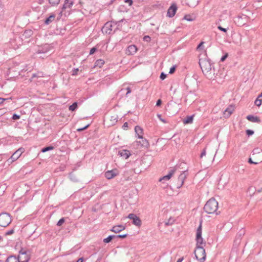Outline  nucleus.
I'll return each instance as SVG.
<instances>
[{
	"mask_svg": "<svg viewBox=\"0 0 262 262\" xmlns=\"http://www.w3.org/2000/svg\"><path fill=\"white\" fill-rule=\"evenodd\" d=\"M123 20L118 21H111L106 22L102 29L103 32H105L107 34H114L121 30L122 25L120 23Z\"/></svg>",
	"mask_w": 262,
	"mask_h": 262,
	"instance_id": "f257e3e1",
	"label": "nucleus"
},
{
	"mask_svg": "<svg viewBox=\"0 0 262 262\" xmlns=\"http://www.w3.org/2000/svg\"><path fill=\"white\" fill-rule=\"evenodd\" d=\"M199 63L205 75H207L211 71L212 64L208 58L206 51L200 55Z\"/></svg>",
	"mask_w": 262,
	"mask_h": 262,
	"instance_id": "f03ea898",
	"label": "nucleus"
},
{
	"mask_svg": "<svg viewBox=\"0 0 262 262\" xmlns=\"http://www.w3.org/2000/svg\"><path fill=\"white\" fill-rule=\"evenodd\" d=\"M218 202L214 199L211 198L208 200L204 207V210L207 214H213L218 215L220 213L217 211Z\"/></svg>",
	"mask_w": 262,
	"mask_h": 262,
	"instance_id": "7ed1b4c3",
	"label": "nucleus"
},
{
	"mask_svg": "<svg viewBox=\"0 0 262 262\" xmlns=\"http://www.w3.org/2000/svg\"><path fill=\"white\" fill-rule=\"evenodd\" d=\"M183 168V166L180 167V169L177 170L181 173L179 174L178 180L176 183V187L178 189L180 188L184 184L185 180L187 178L188 175V169L186 170H181V169Z\"/></svg>",
	"mask_w": 262,
	"mask_h": 262,
	"instance_id": "20e7f679",
	"label": "nucleus"
},
{
	"mask_svg": "<svg viewBox=\"0 0 262 262\" xmlns=\"http://www.w3.org/2000/svg\"><path fill=\"white\" fill-rule=\"evenodd\" d=\"M194 254L196 259L200 262H204L206 255L205 250L203 247L196 246L194 250Z\"/></svg>",
	"mask_w": 262,
	"mask_h": 262,
	"instance_id": "39448f33",
	"label": "nucleus"
},
{
	"mask_svg": "<svg viewBox=\"0 0 262 262\" xmlns=\"http://www.w3.org/2000/svg\"><path fill=\"white\" fill-rule=\"evenodd\" d=\"M19 254L17 256L18 262H28L30 258V251L21 248L19 251Z\"/></svg>",
	"mask_w": 262,
	"mask_h": 262,
	"instance_id": "423d86ee",
	"label": "nucleus"
},
{
	"mask_svg": "<svg viewBox=\"0 0 262 262\" xmlns=\"http://www.w3.org/2000/svg\"><path fill=\"white\" fill-rule=\"evenodd\" d=\"M11 222V217L9 213L3 212L0 214V226L6 227Z\"/></svg>",
	"mask_w": 262,
	"mask_h": 262,
	"instance_id": "0eeeda50",
	"label": "nucleus"
},
{
	"mask_svg": "<svg viewBox=\"0 0 262 262\" xmlns=\"http://www.w3.org/2000/svg\"><path fill=\"white\" fill-rule=\"evenodd\" d=\"M186 163L184 162H182L179 164H177L174 167H173L169 171L168 173L163 176V177L159 179V181L161 182L164 180H169L172 176L173 175V174L177 171V170H179V169H180V167L185 166Z\"/></svg>",
	"mask_w": 262,
	"mask_h": 262,
	"instance_id": "6e6552de",
	"label": "nucleus"
},
{
	"mask_svg": "<svg viewBox=\"0 0 262 262\" xmlns=\"http://www.w3.org/2000/svg\"><path fill=\"white\" fill-rule=\"evenodd\" d=\"M202 223H200V225L197 228L196 233L195 240L196 242V246L203 247L205 246L206 243L204 241V239L202 236Z\"/></svg>",
	"mask_w": 262,
	"mask_h": 262,
	"instance_id": "1a4fd4ad",
	"label": "nucleus"
},
{
	"mask_svg": "<svg viewBox=\"0 0 262 262\" xmlns=\"http://www.w3.org/2000/svg\"><path fill=\"white\" fill-rule=\"evenodd\" d=\"M24 151L25 148L23 147H20L16 150L12 154L11 157L8 159L7 162L9 163V164H11L12 162L17 160Z\"/></svg>",
	"mask_w": 262,
	"mask_h": 262,
	"instance_id": "9d476101",
	"label": "nucleus"
},
{
	"mask_svg": "<svg viewBox=\"0 0 262 262\" xmlns=\"http://www.w3.org/2000/svg\"><path fill=\"white\" fill-rule=\"evenodd\" d=\"M127 217L132 220V223L136 226L140 227L142 224L141 219L136 214L134 213H130Z\"/></svg>",
	"mask_w": 262,
	"mask_h": 262,
	"instance_id": "9b49d317",
	"label": "nucleus"
},
{
	"mask_svg": "<svg viewBox=\"0 0 262 262\" xmlns=\"http://www.w3.org/2000/svg\"><path fill=\"white\" fill-rule=\"evenodd\" d=\"M177 10V6L176 4H172L167 10V15L169 17L174 16Z\"/></svg>",
	"mask_w": 262,
	"mask_h": 262,
	"instance_id": "f8f14e48",
	"label": "nucleus"
},
{
	"mask_svg": "<svg viewBox=\"0 0 262 262\" xmlns=\"http://www.w3.org/2000/svg\"><path fill=\"white\" fill-rule=\"evenodd\" d=\"M137 51L138 48L137 46L134 45H132L127 47L126 50V54L127 55H134L137 52Z\"/></svg>",
	"mask_w": 262,
	"mask_h": 262,
	"instance_id": "ddd939ff",
	"label": "nucleus"
},
{
	"mask_svg": "<svg viewBox=\"0 0 262 262\" xmlns=\"http://www.w3.org/2000/svg\"><path fill=\"white\" fill-rule=\"evenodd\" d=\"M118 155L124 158L125 159H128L131 155L130 151L127 149H120L118 151Z\"/></svg>",
	"mask_w": 262,
	"mask_h": 262,
	"instance_id": "4468645a",
	"label": "nucleus"
},
{
	"mask_svg": "<svg viewBox=\"0 0 262 262\" xmlns=\"http://www.w3.org/2000/svg\"><path fill=\"white\" fill-rule=\"evenodd\" d=\"M234 108L232 105H229L224 112V117L225 118H229L233 112Z\"/></svg>",
	"mask_w": 262,
	"mask_h": 262,
	"instance_id": "2eb2a0df",
	"label": "nucleus"
},
{
	"mask_svg": "<svg viewBox=\"0 0 262 262\" xmlns=\"http://www.w3.org/2000/svg\"><path fill=\"white\" fill-rule=\"evenodd\" d=\"M117 173L116 172V169H113L112 170H108L105 173V177L107 179H111L116 176Z\"/></svg>",
	"mask_w": 262,
	"mask_h": 262,
	"instance_id": "dca6fc26",
	"label": "nucleus"
},
{
	"mask_svg": "<svg viewBox=\"0 0 262 262\" xmlns=\"http://www.w3.org/2000/svg\"><path fill=\"white\" fill-rule=\"evenodd\" d=\"M125 229V226L122 225H119L113 226L110 230L112 232L118 233Z\"/></svg>",
	"mask_w": 262,
	"mask_h": 262,
	"instance_id": "f3484780",
	"label": "nucleus"
},
{
	"mask_svg": "<svg viewBox=\"0 0 262 262\" xmlns=\"http://www.w3.org/2000/svg\"><path fill=\"white\" fill-rule=\"evenodd\" d=\"M74 3L73 1H71L70 0H65L64 3L62 7V10L60 12V14H61L63 11L67 8H71L72 6L73 5Z\"/></svg>",
	"mask_w": 262,
	"mask_h": 262,
	"instance_id": "a211bd4d",
	"label": "nucleus"
},
{
	"mask_svg": "<svg viewBox=\"0 0 262 262\" xmlns=\"http://www.w3.org/2000/svg\"><path fill=\"white\" fill-rule=\"evenodd\" d=\"M246 118L248 120H249L250 122H254V123H260L261 120L260 118L257 116H254L252 115H248L246 117Z\"/></svg>",
	"mask_w": 262,
	"mask_h": 262,
	"instance_id": "6ab92c4d",
	"label": "nucleus"
},
{
	"mask_svg": "<svg viewBox=\"0 0 262 262\" xmlns=\"http://www.w3.org/2000/svg\"><path fill=\"white\" fill-rule=\"evenodd\" d=\"M135 131L136 134L137 135V137L139 139H142L143 134V130L142 128H141L139 126H136L135 127Z\"/></svg>",
	"mask_w": 262,
	"mask_h": 262,
	"instance_id": "aec40b11",
	"label": "nucleus"
},
{
	"mask_svg": "<svg viewBox=\"0 0 262 262\" xmlns=\"http://www.w3.org/2000/svg\"><path fill=\"white\" fill-rule=\"evenodd\" d=\"M245 234V230L243 228L241 229L237 233L235 241L237 242V241H239V242H240L241 239H242V237Z\"/></svg>",
	"mask_w": 262,
	"mask_h": 262,
	"instance_id": "412c9836",
	"label": "nucleus"
},
{
	"mask_svg": "<svg viewBox=\"0 0 262 262\" xmlns=\"http://www.w3.org/2000/svg\"><path fill=\"white\" fill-rule=\"evenodd\" d=\"M55 14L51 13L49 17H48L45 20V24L49 25L53 22L55 18Z\"/></svg>",
	"mask_w": 262,
	"mask_h": 262,
	"instance_id": "4be33fe9",
	"label": "nucleus"
},
{
	"mask_svg": "<svg viewBox=\"0 0 262 262\" xmlns=\"http://www.w3.org/2000/svg\"><path fill=\"white\" fill-rule=\"evenodd\" d=\"M33 35V31L31 30H26L22 35L23 38L27 39Z\"/></svg>",
	"mask_w": 262,
	"mask_h": 262,
	"instance_id": "5701e85b",
	"label": "nucleus"
},
{
	"mask_svg": "<svg viewBox=\"0 0 262 262\" xmlns=\"http://www.w3.org/2000/svg\"><path fill=\"white\" fill-rule=\"evenodd\" d=\"M5 262H18L17 256L11 255L7 258Z\"/></svg>",
	"mask_w": 262,
	"mask_h": 262,
	"instance_id": "b1692460",
	"label": "nucleus"
},
{
	"mask_svg": "<svg viewBox=\"0 0 262 262\" xmlns=\"http://www.w3.org/2000/svg\"><path fill=\"white\" fill-rule=\"evenodd\" d=\"M194 115L187 116L184 120L183 123L185 124L192 123L193 120Z\"/></svg>",
	"mask_w": 262,
	"mask_h": 262,
	"instance_id": "393cba45",
	"label": "nucleus"
},
{
	"mask_svg": "<svg viewBox=\"0 0 262 262\" xmlns=\"http://www.w3.org/2000/svg\"><path fill=\"white\" fill-rule=\"evenodd\" d=\"M141 140L139 142L140 143L142 147L148 148L149 146V144L148 141L143 137H142V139H140Z\"/></svg>",
	"mask_w": 262,
	"mask_h": 262,
	"instance_id": "a878e982",
	"label": "nucleus"
},
{
	"mask_svg": "<svg viewBox=\"0 0 262 262\" xmlns=\"http://www.w3.org/2000/svg\"><path fill=\"white\" fill-rule=\"evenodd\" d=\"M195 19V16L191 14H186L184 16V19H185L189 21H192L194 20Z\"/></svg>",
	"mask_w": 262,
	"mask_h": 262,
	"instance_id": "bb28decb",
	"label": "nucleus"
},
{
	"mask_svg": "<svg viewBox=\"0 0 262 262\" xmlns=\"http://www.w3.org/2000/svg\"><path fill=\"white\" fill-rule=\"evenodd\" d=\"M105 62L103 59H98L95 62L94 67H98L99 68H101L104 64Z\"/></svg>",
	"mask_w": 262,
	"mask_h": 262,
	"instance_id": "cd10ccee",
	"label": "nucleus"
},
{
	"mask_svg": "<svg viewBox=\"0 0 262 262\" xmlns=\"http://www.w3.org/2000/svg\"><path fill=\"white\" fill-rule=\"evenodd\" d=\"M82 70L79 68H74L71 71V75L73 76H77L79 74V72L81 73Z\"/></svg>",
	"mask_w": 262,
	"mask_h": 262,
	"instance_id": "c85d7f7f",
	"label": "nucleus"
},
{
	"mask_svg": "<svg viewBox=\"0 0 262 262\" xmlns=\"http://www.w3.org/2000/svg\"><path fill=\"white\" fill-rule=\"evenodd\" d=\"M69 177L70 179L74 182H77L78 181V179L73 172L70 173Z\"/></svg>",
	"mask_w": 262,
	"mask_h": 262,
	"instance_id": "c756f323",
	"label": "nucleus"
},
{
	"mask_svg": "<svg viewBox=\"0 0 262 262\" xmlns=\"http://www.w3.org/2000/svg\"><path fill=\"white\" fill-rule=\"evenodd\" d=\"M54 149V147L52 145L44 147L41 149V152H46L47 151L53 150Z\"/></svg>",
	"mask_w": 262,
	"mask_h": 262,
	"instance_id": "7c9ffc66",
	"label": "nucleus"
},
{
	"mask_svg": "<svg viewBox=\"0 0 262 262\" xmlns=\"http://www.w3.org/2000/svg\"><path fill=\"white\" fill-rule=\"evenodd\" d=\"M78 107V103L74 102L72 105L69 107V110L72 112L75 111Z\"/></svg>",
	"mask_w": 262,
	"mask_h": 262,
	"instance_id": "2f4dec72",
	"label": "nucleus"
},
{
	"mask_svg": "<svg viewBox=\"0 0 262 262\" xmlns=\"http://www.w3.org/2000/svg\"><path fill=\"white\" fill-rule=\"evenodd\" d=\"M49 48H50V47L49 45H46L45 46L44 48H42V49H39L38 50V53H46L48 51H49Z\"/></svg>",
	"mask_w": 262,
	"mask_h": 262,
	"instance_id": "473e14b6",
	"label": "nucleus"
},
{
	"mask_svg": "<svg viewBox=\"0 0 262 262\" xmlns=\"http://www.w3.org/2000/svg\"><path fill=\"white\" fill-rule=\"evenodd\" d=\"M60 2V0H49V3L52 6L57 5Z\"/></svg>",
	"mask_w": 262,
	"mask_h": 262,
	"instance_id": "72a5a7b5",
	"label": "nucleus"
},
{
	"mask_svg": "<svg viewBox=\"0 0 262 262\" xmlns=\"http://www.w3.org/2000/svg\"><path fill=\"white\" fill-rule=\"evenodd\" d=\"M41 77H42V73L41 72H38L37 73H33L32 75L31 78L33 79L35 77L38 78Z\"/></svg>",
	"mask_w": 262,
	"mask_h": 262,
	"instance_id": "f704fd0d",
	"label": "nucleus"
},
{
	"mask_svg": "<svg viewBox=\"0 0 262 262\" xmlns=\"http://www.w3.org/2000/svg\"><path fill=\"white\" fill-rule=\"evenodd\" d=\"M262 103V100L259 99L258 97H257L255 100L254 103L257 106H260Z\"/></svg>",
	"mask_w": 262,
	"mask_h": 262,
	"instance_id": "c9c22d12",
	"label": "nucleus"
},
{
	"mask_svg": "<svg viewBox=\"0 0 262 262\" xmlns=\"http://www.w3.org/2000/svg\"><path fill=\"white\" fill-rule=\"evenodd\" d=\"M261 154V150L259 148H255L252 151V155H255L256 154Z\"/></svg>",
	"mask_w": 262,
	"mask_h": 262,
	"instance_id": "e433bc0d",
	"label": "nucleus"
},
{
	"mask_svg": "<svg viewBox=\"0 0 262 262\" xmlns=\"http://www.w3.org/2000/svg\"><path fill=\"white\" fill-rule=\"evenodd\" d=\"M65 222V219L64 217L61 218L57 222V226H61Z\"/></svg>",
	"mask_w": 262,
	"mask_h": 262,
	"instance_id": "4c0bfd02",
	"label": "nucleus"
},
{
	"mask_svg": "<svg viewBox=\"0 0 262 262\" xmlns=\"http://www.w3.org/2000/svg\"><path fill=\"white\" fill-rule=\"evenodd\" d=\"M113 239H112V237L110 236V235L108 236L106 238H105L103 239V242L104 243H109L111 242Z\"/></svg>",
	"mask_w": 262,
	"mask_h": 262,
	"instance_id": "58836bf2",
	"label": "nucleus"
},
{
	"mask_svg": "<svg viewBox=\"0 0 262 262\" xmlns=\"http://www.w3.org/2000/svg\"><path fill=\"white\" fill-rule=\"evenodd\" d=\"M176 65H174L172 67H171L169 70V73L170 74L174 73L176 70Z\"/></svg>",
	"mask_w": 262,
	"mask_h": 262,
	"instance_id": "ea45409f",
	"label": "nucleus"
},
{
	"mask_svg": "<svg viewBox=\"0 0 262 262\" xmlns=\"http://www.w3.org/2000/svg\"><path fill=\"white\" fill-rule=\"evenodd\" d=\"M90 124H88L83 127H81V128H79L77 129V131L80 132L83 131L84 130H85L90 126Z\"/></svg>",
	"mask_w": 262,
	"mask_h": 262,
	"instance_id": "a19ab883",
	"label": "nucleus"
},
{
	"mask_svg": "<svg viewBox=\"0 0 262 262\" xmlns=\"http://www.w3.org/2000/svg\"><path fill=\"white\" fill-rule=\"evenodd\" d=\"M143 39L144 41L148 42L150 41L151 37L148 35H145L143 37Z\"/></svg>",
	"mask_w": 262,
	"mask_h": 262,
	"instance_id": "79ce46f5",
	"label": "nucleus"
},
{
	"mask_svg": "<svg viewBox=\"0 0 262 262\" xmlns=\"http://www.w3.org/2000/svg\"><path fill=\"white\" fill-rule=\"evenodd\" d=\"M246 133L248 136H252L254 133V131L251 129H247Z\"/></svg>",
	"mask_w": 262,
	"mask_h": 262,
	"instance_id": "37998d69",
	"label": "nucleus"
},
{
	"mask_svg": "<svg viewBox=\"0 0 262 262\" xmlns=\"http://www.w3.org/2000/svg\"><path fill=\"white\" fill-rule=\"evenodd\" d=\"M20 116L16 114H14L12 117V119L14 120H18L20 119Z\"/></svg>",
	"mask_w": 262,
	"mask_h": 262,
	"instance_id": "c03bdc74",
	"label": "nucleus"
},
{
	"mask_svg": "<svg viewBox=\"0 0 262 262\" xmlns=\"http://www.w3.org/2000/svg\"><path fill=\"white\" fill-rule=\"evenodd\" d=\"M167 77V75L163 72H162L160 74V78L161 80L165 79Z\"/></svg>",
	"mask_w": 262,
	"mask_h": 262,
	"instance_id": "a18cd8bd",
	"label": "nucleus"
},
{
	"mask_svg": "<svg viewBox=\"0 0 262 262\" xmlns=\"http://www.w3.org/2000/svg\"><path fill=\"white\" fill-rule=\"evenodd\" d=\"M97 50V48L96 47H93L90 50V55H92L95 53V52Z\"/></svg>",
	"mask_w": 262,
	"mask_h": 262,
	"instance_id": "49530a36",
	"label": "nucleus"
},
{
	"mask_svg": "<svg viewBox=\"0 0 262 262\" xmlns=\"http://www.w3.org/2000/svg\"><path fill=\"white\" fill-rule=\"evenodd\" d=\"M217 29L220 31L226 33L227 31V29L224 28H223L221 26H219L217 27Z\"/></svg>",
	"mask_w": 262,
	"mask_h": 262,
	"instance_id": "de8ad7c7",
	"label": "nucleus"
},
{
	"mask_svg": "<svg viewBox=\"0 0 262 262\" xmlns=\"http://www.w3.org/2000/svg\"><path fill=\"white\" fill-rule=\"evenodd\" d=\"M14 229H11V230H10L8 231H7V232H6V233H5V235H11V234H12L13 233H14Z\"/></svg>",
	"mask_w": 262,
	"mask_h": 262,
	"instance_id": "09e8293b",
	"label": "nucleus"
},
{
	"mask_svg": "<svg viewBox=\"0 0 262 262\" xmlns=\"http://www.w3.org/2000/svg\"><path fill=\"white\" fill-rule=\"evenodd\" d=\"M128 236L127 234L117 235V238H124Z\"/></svg>",
	"mask_w": 262,
	"mask_h": 262,
	"instance_id": "8fccbe9b",
	"label": "nucleus"
},
{
	"mask_svg": "<svg viewBox=\"0 0 262 262\" xmlns=\"http://www.w3.org/2000/svg\"><path fill=\"white\" fill-rule=\"evenodd\" d=\"M206 155V148H204L203 150L202 151L200 157V158H202L204 156Z\"/></svg>",
	"mask_w": 262,
	"mask_h": 262,
	"instance_id": "3c124183",
	"label": "nucleus"
},
{
	"mask_svg": "<svg viewBox=\"0 0 262 262\" xmlns=\"http://www.w3.org/2000/svg\"><path fill=\"white\" fill-rule=\"evenodd\" d=\"M203 44H204V42L202 41L201 42L198 46L196 49L197 50H199V49H203V47H204V46H203Z\"/></svg>",
	"mask_w": 262,
	"mask_h": 262,
	"instance_id": "603ef678",
	"label": "nucleus"
},
{
	"mask_svg": "<svg viewBox=\"0 0 262 262\" xmlns=\"http://www.w3.org/2000/svg\"><path fill=\"white\" fill-rule=\"evenodd\" d=\"M157 116H158V118L159 119V120H161V121L162 122H163V123H166V122H166V121L165 119H163V118H162V116H161V115L158 114V115H157Z\"/></svg>",
	"mask_w": 262,
	"mask_h": 262,
	"instance_id": "864d4df0",
	"label": "nucleus"
},
{
	"mask_svg": "<svg viewBox=\"0 0 262 262\" xmlns=\"http://www.w3.org/2000/svg\"><path fill=\"white\" fill-rule=\"evenodd\" d=\"M228 55L227 53L224 55L221 58V61H224L225 59L227 58Z\"/></svg>",
	"mask_w": 262,
	"mask_h": 262,
	"instance_id": "5fc2aeb1",
	"label": "nucleus"
},
{
	"mask_svg": "<svg viewBox=\"0 0 262 262\" xmlns=\"http://www.w3.org/2000/svg\"><path fill=\"white\" fill-rule=\"evenodd\" d=\"M248 162L250 164H257L258 162H254L252 161V159L251 158H249L248 159Z\"/></svg>",
	"mask_w": 262,
	"mask_h": 262,
	"instance_id": "6e6d98bb",
	"label": "nucleus"
},
{
	"mask_svg": "<svg viewBox=\"0 0 262 262\" xmlns=\"http://www.w3.org/2000/svg\"><path fill=\"white\" fill-rule=\"evenodd\" d=\"M124 2L126 3H128L129 6H132L133 3V0H125Z\"/></svg>",
	"mask_w": 262,
	"mask_h": 262,
	"instance_id": "4d7b16f0",
	"label": "nucleus"
},
{
	"mask_svg": "<svg viewBox=\"0 0 262 262\" xmlns=\"http://www.w3.org/2000/svg\"><path fill=\"white\" fill-rule=\"evenodd\" d=\"M161 104H162V100L160 99H159L157 101L156 105L157 106H160L161 105Z\"/></svg>",
	"mask_w": 262,
	"mask_h": 262,
	"instance_id": "13d9d810",
	"label": "nucleus"
},
{
	"mask_svg": "<svg viewBox=\"0 0 262 262\" xmlns=\"http://www.w3.org/2000/svg\"><path fill=\"white\" fill-rule=\"evenodd\" d=\"M126 90H127V92L126 93V96L127 97V95L131 93L132 91H131V89L129 87H127L126 88Z\"/></svg>",
	"mask_w": 262,
	"mask_h": 262,
	"instance_id": "bf43d9fd",
	"label": "nucleus"
},
{
	"mask_svg": "<svg viewBox=\"0 0 262 262\" xmlns=\"http://www.w3.org/2000/svg\"><path fill=\"white\" fill-rule=\"evenodd\" d=\"M122 128H123V129H126V128H127V127H128V123H127V122H125V123L123 124V125H122Z\"/></svg>",
	"mask_w": 262,
	"mask_h": 262,
	"instance_id": "052dcab7",
	"label": "nucleus"
},
{
	"mask_svg": "<svg viewBox=\"0 0 262 262\" xmlns=\"http://www.w3.org/2000/svg\"><path fill=\"white\" fill-rule=\"evenodd\" d=\"M8 99H5L0 97V104H3L5 101L7 100Z\"/></svg>",
	"mask_w": 262,
	"mask_h": 262,
	"instance_id": "680f3d73",
	"label": "nucleus"
},
{
	"mask_svg": "<svg viewBox=\"0 0 262 262\" xmlns=\"http://www.w3.org/2000/svg\"><path fill=\"white\" fill-rule=\"evenodd\" d=\"M83 257H80L76 261V262H83Z\"/></svg>",
	"mask_w": 262,
	"mask_h": 262,
	"instance_id": "e2e57ef3",
	"label": "nucleus"
},
{
	"mask_svg": "<svg viewBox=\"0 0 262 262\" xmlns=\"http://www.w3.org/2000/svg\"><path fill=\"white\" fill-rule=\"evenodd\" d=\"M110 236L112 237V239L117 238V235H110Z\"/></svg>",
	"mask_w": 262,
	"mask_h": 262,
	"instance_id": "0e129e2a",
	"label": "nucleus"
},
{
	"mask_svg": "<svg viewBox=\"0 0 262 262\" xmlns=\"http://www.w3.org/2000/svg\"><path fill=\"white\" fill-rule=\"evenodd\" d=\"M256 191L258 193L261 192L262 191V187L259 189H256Z\"/></svg>",
	"mask_w": 262,
	"mask_h": 262,
	"instance_id": "69168bd1",
	"label": "nucleus"
},
{
	"mask_svg": "<svg viewBox=\"0 0 262 262\" xmlns=\"http://www.w3.org/2000/svg\"><path fill=\"white\" fill-rule=\"evenodd\" d=\"M183 258H179L178 259V260L177 261V262H182V261L183 260Z\"/></svg>",
	"mask_w": 262,
	"mask_h": 262,
	"instance_id": "338daca9",
	"label": "nucleus"
},
{
	"mask_svg": "<svg viewBox=\"0 0 262 262\" xmlns=\"http://www.w3.org/2000/svg\"><path fill=\"white\" fill-rule=\"evenodd\" d=\"M43 2V0H39V3L40 4H42Z\"/></svg>",
	"mask_w": 262,
	"mask_h": 262,
	"instance_id": "774afa93",
	"label": "nucleus"
}]
</instances>
